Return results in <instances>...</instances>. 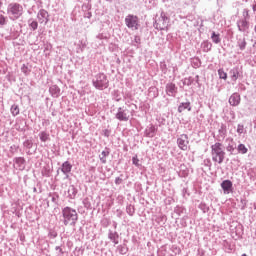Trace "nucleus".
Instances as JSON below:
<instances>
[{
    "label": "nucleus",
    "mask_w": 256,
    "mask_h": 256,
    "mask_svg": "<svg viewBox=\"0 0 256 256\" xmlns=\"http://www.w3.org/2000/svg\"><path fill=\"white\" fill-rule=\"evenodd\" d=\"M61 221L66 227L68 225L70 227H75V225H77V222L79 221V214L77 213V210L69 206L62 208Z\"/></svg>",
    "instance_id": "1"
},
{
    "label": "nucleus",
    "mask_w": 256,
    "mask_h": 256,
    "mask_svg": "<svg viewBox=\"0 0 256 256\" xmlns=\"http://www.w3.org/2000/svg\"><path fill=\"white\" fill-rule=\"evenodd\" d=\"M225 149L223 148V143L216 142L211 145V157L214 163L221 165L225 161Z\"/></svg>",
    "instance_id": "2"
},
{
    "label": "nucleus",
    "mask_w": 256,
    "mask_h": 256,
    "mask_svg": "<svg viewBox=\"0 0 256 256\" xmlns=\"http://www.w3.org/2000/svg\"><path fill=\"white\" fill-rule=\"evenodd\" d=\"M6 11L11 21H17V19H21L24 13L23 5L17 2H12L8 4Z\"/></svg>",
    "instance_id": "3"
},
{
    "label": "nucleus",
    "mask_w": 256,
    "mask_h": 256,
    "mask_svg": "<svg viewBox=\"0 0 256 256\" xmlns=\"http://www.w3.org/2000/svg\"><path fill=\"white\" fill-rule=\"evenodd\" d=\"M92 86L97 89V91H105L109 87V78L105 73H98L92 78Z\"/></svg>",
    "instance_id": "4"
},
{
    "label": "nucleus",
    "mask_w": 256,
    "mask_h": 256,
    "mask_svg": "<svg viewBox=\"0 0 256 256\" xmlns=\"http://www.w3.org/2000/svg\"><path fill=\"white\" fill-rule=\"evenodd\" d=\"M153 27L156 28L157 31H167V29H169V17H167L165 12H161L160 17L155 19Z\"/></svg>",
    "instance_id": "5"
},
{
    "label": "nucleus",
    "mask_w": 256,
    "mask_h": 256,
    "mask_svg": "<svg viewBox=\"0 0 256 256\" xmlns=\"http://www.w3.org/2000/svg\"><path fill=\"white\" fill-rule=\"evenodd\" d=\"M125 25L128 27V29H132V31L139 30L140 24H139V17L137 15L128 14L125 17Z\"/></svg>",
    "instance_id": "6"
},
{
    "label": "nucleus",
    "mask_w": 256,
    "mask_h": 256,
    "mask_svg": "<svg viewBox=\"0 0 256 256\" xmlns=\"http://www.w3.org/2000/svg\"><path fill=\"white\" fill-rule=\"evenodd\" d=\"M237 29L240 33H243L244 35H249V29L251 28V22L248 20H243L239 18L236 21Z\"/></svg>",
    "instance_id": "7"
},
{
    "label": "nucleus",
    "mask_w": 256,
    "mask_h": 256,
    "mask_svg": "<svg viewBox=\"0 0 256 256\" xmlns=\"http://www.w3.org/2000/svg\"><path fill=\"white\" fill-rule=\"evenodd\" d=\"M176 143L181 151H187L189 149V136L187 134H181L177 138Z\"/></svg>",
    "instance_id": "8"
},
{
    "label": "nucleus",
    "mask_w": 256,
    "mask_h": 256,
    "mask_svg": "<svg viewBox=\"0 0 256 256\" xmlns=\"http://www.w3.org/2000/svg\"><path fill=\"white\" fill-rule=\"evenodd\" d=\"M72 169H73V165L71 164V162L65 161L64 163H62L61 167L57 170V174L59 175V171H61L63 175H65V179H68L69 173H71Z\"/></svg>",
    "instance_id": "9"
},
{
    "label": "nucleus",
    "mask_w": 256,
    "mask_h": 256,
    "mask_svg": "<svg viewBox=\"0 0 256 256\" xmlns=\"http://www.w3.org/2000/svg\"><path fill=\"white\" fill-rule=\"evenodd\" d=\"M165 93L168 97H177L178 88L173 82H169L165 86Z\"/></svg>",
    "instance_id": "10"
},
{
    "label": "nucleus",
    "mask_w": 256,
    "mask_h": 256,
    "mask_svg": "<svg viewBox=\"0 0 256 256\" xmlns=\"http://www.w3.org/2000/svg\"><path fill=\"white\" fill-rule=\"evenodd\" d=\"M37 19L40 25H42V23L47 25V23H49V12L45 9H40L37 13Z\"/></svg>",
    "instance_id": "11"
},
{
    "label": "nucleus",
    "mask_w": 256,
    "mask_h": 256,
    "mask_svg": "<svg viewBox=\"0 0 256 256\" xmlns=\"http://www.w3.org/2000/svg\"><path fill=\"white\" fill-rule=\"evenodd\" d=\"M220 187L223 190L224 195H229V193H233V182L231 180L222 181Z\"/></svg>",
    "instance_id": "12"
},
{
    "label": "nucleus",
    "mask_w": 256,
    "mask_h": 256,
    "mask_svg": "<svg viewBox=\"0 0 256 256\" xmlns=\"http://www.w3.org/2000/svg\"><path fill=\"white\" fill-rule=\"evenodd\" d=\"M115 119H117L118 121H124V122L129 121V115L127 114V110L123 109L122 107H119L115 114Z\"/></svg>",
    "instance_id": "13"
},
{
    "label": "nucleus",
    "mask_w": 256,
    "mask_h": 256,
    "mask_svg": "<svg viewBox=\"0 0 256 256\" xmlns=\"http://www.w3.org/2000/svg\"><path fill=\"white\" fill-rule=\"evenodd\" d=\"M157 129V126L149 124L144 130V137H149L150 139H153V137L157 135Z\"/></svg>",
    "instance_id": "14"
},
{
    "label": "nucleus",
    "mask_w": 256,
    "mask_h": 256,
    "mask_svg": "<svg viewBox=\"0 0 256 256\" xmlns=\"http://www.w3.org/2000/svg\"><path fill=\"white\" fill-rule=\"evenodd\" d=\"M108 239L114 245H119V232L117 230H108Z\"/></svg>",
    "instance_id": "15"
},
{
    "label": "nucleus",
    "mask_w": 256,
    "mask_h": 256,
    "mask_svg": "<svg viewBox=\"0 0 256 256\" xmlns=\"http://www.w3.org/2000/svg\"><path fill=\"white\" fill-rule=\"evenodd\" d=\"M241 103V95L239 93L235 92L233 93L229 98V104L232 107H237Z\"/></svg>",
    "instance_id": "16"
},
{
    "label": "nucleus",
    "mask_w": 256,
    "mask_h": 256,
    "mask_svg": "<svg viewBox=\"0 0 256 256\" xmlns=\"http://www.w3.org/2000/svg\"><path fill=\"white\" fill-rule=\"evenodd\" d=\"M226 141L228 142L226 151L230 153V155H233V153H235V149H237V143L233 138H227Z\"/></svg>",
    "instance_id": "17"
},
{
    "label": "nucleus",
    "mask_w": 256,
    "mask_h": 256,
    "mask_svg": "<svg viewBox=\"0 0 256 256\" xmlns=\"http://www.w3.org/2000/svg\"><path fill=\"white\" fill-rule=\"evenodd\" d=\"M229 75H230V79L231 81H233L234 83L237 82V79H239V77H241V72L239 71V67H233L230 71H229Z\"/></svg>",
    "instance_id": "18"
},
{
    "label": "nucleus",
    "mask_w": 256,
    "mask_h": 256,
    "mask_svg": "<svg viewBox=\"0 0 256 256\" xmlns=\"http://www.w3.org/2000/svg\"><path fill=\"white\" fill-rule=\"evenodd\" d=\"M49 93L51 97H53L54 99H58V97H61V88H59V86L54 84L50 86Z\"/></svg>",
    "instance_id": "19"
},
{
    "label": "nucleus",
    "mask_w": 256,
    "mask_h": 256,
    "mask_svg": "<svg viewBox=\"0 0 256 256\" xmlns=\"http://www.w3.org/2000/svg\"><path fill=\"white\" fill-rule=\"evenodd\" d=\"M13 163L15 165H17V169H19V171H24L25 169V163H26V160L24 157H15L13 159Z\"/></svg>",
    "instance_id": "20"
},
{
    "label": "nucleus",
    "mask_w": 256,
    "mask_h": 256,
    "mask_svg": "<svg viewBox=\"0 0 256 256\" xmlns=\"http://www.w3.org/2000/svg\"><path fill=\"white\" fill-rule=\"evenodd\" d=\"M217 140L221 141V139H225L227 137V125L226 124H221L220 128L218 129V136Z\"/></svg>",
    "instance_id": "21"
},
{
    "label": "nucleus",
    "mask_w": 256,
    "mask_h": 256,
    "mask_svg": "<svg viewBox=\"0 0 256 256\" xmlns=\"http://www.w3.org/2000/svg\"><path fill=\"white\" fill-rule=\"evenodd\" d=\"M110 154H111V150L109 148L105 147V149L99 155V159H100L101 163H103L105 165V163H107V157H109Z\"/></svg>",
    "instance_id": "22"
},
{
    "label": "nucleus",
    "mask_w": 256,
    "mask_h": 256,
    "mask_svg": "<svg viewBox=\"0 0 256 256\" xmlns=\"http://www.w3.org/2000/svg\"><path fill=\"white\" fill-rule=\"evenodd\" d=\"M38 137L42 143H47V141H51V135L47 131H41L38 134Z\"/></svg>",
    "instance_id": "23"
},
{
    "label": "nucleus",
    "mask_w": 256,
    "mask_h": 256,
    "mask_svg": "<svg viewBox=\"0 0 256 256\" xmlns=\"http://www.w3.org/2000/svg\"><path fill=\"white\" fill-rule=\"evenodd\" d=\"M191 102H181L178 106V113H183V111H191Z\"/></svg>",
    "instance_id": "24"
},
{
    "label": "nucleus",
    "mask_w": 256,
    "mask_h": 256,
    "mask_svg": "<svg viewBox=\"0 0 256 256\" xmlns=\"http://www.w3.org/2000/svg\"><path fill=\"white\" fill-rule=\"evenodd\" d=\"M201 48L204 53H209V51H211V49H213V44L211 42H209V40H204L201 43Z\"/></svg>",
    "instance_id": "25"
},
{
    "label": "nucleus",
    "mask_w": 256,
    "mask_h": 256,
    "mask_svg": "<svg viewBox=\"0 0 256 256\" xmlns=\"http://www.w3.org/2000/svg\"><path fill=\"white\" fill-rule=\"evenodd\" d=\"M77 193H79V190H77V187H75V185H70L68 188L69 199H75V197H77Z\"/></svg>",
    "instance_id": "26"
},
{
    "label": "nucleus",
    "mask_w": 256,
    "mask_h": 256,
    "mask_svg": "<svg viewBox=\"0 0 256 256\" xmlns=\"http://www.w3.org/2000/svg\"><path fill=\"white\" fill-rule=\"evenodd\" d=\"M190 63H191V66L193 67V69H199V67H201V65H202L201 58H199L197 56L192 57L190 59Z\"/></svg>",
    "instance_id": "27"
},
{
    "label": "nucleus",
    "mask_w": 256,
    "mask_h": 256,
    "mask_svg": "<svg viewBox=\"0 0 256 256\" xmlns=\"http://www.w3.org/2000/svg\"><path fill=\"white\" fill-rule=\"evenodd\" d=\"M210 39L215 43V45H219V43H221V34L212 31Z\"/></svg>",
    "instance_id": "28"
},
{
    "label": "nucleus",
    "mask_w": 256,
    "mask_h": 256,
    "mask_svg": "<svg viewBox=\"0 0 256 256\" xmlns=\"http://www.w3.org/2000/svg\"><path fill=\"white\" fill-rule=\"evenodd\" d=\"M244 21H251V10H249V8H244L242 10V17L240 18Z\"/></svg>",
    "instance_id": "29"
},
{
    "label": "nucleus",
    "mask_w": 256,
    "mask_h": 256,
    "mask_svg": "<svg viewBox=\"0 0 256 256\" xmlns=\"http://www.w3.org/2000/svg\"><path fill=\"white\" fill-rule=\"evenodd\" d=\"M179 177L185 178L189 177V169H187L186 165L180 166V171L178 172Z\"/></svg>",
    "instance_id": "30"
},
{
    "label": "nucleus",
    "mask_w": 256,
    "mask_h": 256,
    "mask_svg": "<svg viewBox=\"0 0 256 256\" xmlns=\"http://www.w3.org/2000/svg\"><path fill=\"white\" fill-rule=\"evenodd\" d=\"M28 26L31 31H37V29L39 28V22H37L36 20H33V18H30L28 20Z\"/></svg>",
    "instance_id": "31"
},
{
    "label": "nucleus",
    "mask_w": 256,
    "mask_h": 256,
    "mask_svg": "<svg viewBox=\"0 0 256 256\" xmlns=\"http://www.w3.org/2000/svg\"><path fill=\"white\" fill-rule=\"evenodd\" d=\"M237 47H239L240 51H245V49H247V40L245 38H239Z\"/></svg>",
    "instance_id": "32"
},
{
    "label": "nucleus",
    "mask_w": 256,
    "mask_h": 256,
    "mask_svg": "<svg viewBox=\"0 0 256 256\" xmlns=\"http://www.w3.org/2000/svg\"><path fill=\"white\" fill-rule=\"evenodd\" d=\"M117 251L120 255H127L129 248L127 247V244H121L117 246Z\"/></svg>",
    "instance_id": "33"
},
{
    "label": "nucleus",
    "mask_w": 256,
    "mask_h": 256,
    "mask_svg": "<svg viewBox=\"0 0 256 256\" xmlns=\"http://www.w3.org/2000/svg\"><path fill=\"white\" fill-rule=\"evenodd\" d=\"M174 213L178 215V217H181V215H185V213H187V209L183 206H176L174 208Z\"/></svg>",
    "instance_id": "34"
},
{
    "label": "nucleus",
    "mask_w": 256,
    "mask_h": 256,
    "mask_svg": "<svg viewBox=\"0 0 256 256\" xmlns=\"http://www.w3.org/2000/svg\"><path fill=\"white\" fill-rule=\"evenodd\" d=\"M237 152L240 153V155H247L249 149L245 147V144H239L237 147Z\"/></svg>",
    "instance_id": "35"
},
{
    "label": "nucleus",
    "mask_w": 256,
    "mask_h": 256,
    "mask_svg": "<svg viewBox=\"0 0 256 256\" xmlns=\"http://www.w3.org/2000/svg\"><path fill=\"white\" fill-rule=\"evenodd\" d=\"M10 112L12 117H17V115L20 113L19 105L13 104L10 108Z\"/></svg>",
    "instance_id": "36"
},
{
    "label": "nucleus",
    "mask_w": 256,
    "mask_h": 256,
    "mask_svg": "<svg viewBox=\"0 0 256 256\" xmlns=\"http://www.w3.org/2000/svg\"><path fill=\"white\" fill-rule=\"evenodd\" d=\"M43 177H51V167L49 165H46L41 170Z\"/></svg>",
    "instance_id": "37"
},
{
    "label": "nucleus",
    "mask_w": 256,
    "mask_h": 256,
    "mask_svg": "<svg viewBox=\"0 0 256 256\" xmlns=\"http://www.w3.org/2000/svg\"><path fill=\"white\" fill-rule=\"evenodd\" d=\"M160 71L163 73V75H167L169 73V67H167L165 60L160 62Z\"/></svg>",
    "instance_id": "38"
},
{
    "label": "nucleus",
    "mask_w": 256,
    "mask_h": 256,
    "mask_svg": "<svg viewBox=\"0 0 256 256\" xmlns=\"http://www.w3.org/2000/svg\"><path fill=\"white\" fill-rule=\"evenodd\" d=\"M100 225L104 229H107V227H109V225H111V219H109L107 217L102 218L100 221Z\"/></svg>",
    "instance_id": "39"
},
{
    "label": "nucleus",
    "mask_w": 256,
    "mask_h": 256,
    "mask_svg": "<svg viewBox=\"0 0 256 256\" xmlns=\"http://www.w3.org/2000/svg\"><path fill=\"white\" fill-rule=\"evenodd\" d=\"M182 83H183V85H187V87H191V84H192V83H195V78L189 76V77H187V78H184V79L182 80Z\"/></svg>",
    "instance_id": "40"
},
{
    "label": "nucleus",
    "mask_w": 256,
    "mask_h": 256,
    "mask_svg": "<svg viewBox=\"0 0 256 256\" xmlns=\"http://www.w3.org/2000/svg\"><path fill=\"white\" fill-rule=\"evenodd\" d=\"M126 213L130 216L133 217L135 215V206L129 204L126 206Z\"/></svg>",
    "instance_id": "41"
},
{
    "label": "nucleus",
    "mask_w": 256,
    "mask_h": 256,
    "mask_svg": "<svg viewBox=\"0 0 256 256\" xmlns=\"http://www.w3.org/2000/svg\"><path fill=\"white\" fill-rule=\"evenodd\" d=\"M82 203H83L85 209H88V210L92 209L91 199L89 197L84 198Z\"/></svg>",
    "instance_id": "42"
},
{
    "label": "nucleus",
    "mask_w": 256,
    "mask_h": 256,
    "mask_svg": "<svg viewBox=\"0 0 256 256\" xmlns=\"http://www.w3.org/2000/svg\"><path fill=\"white\" fill-rule=\"evenodd\" d=\"M218 76L219 79H223L224 81H227V72L223 68L218 69Z\"/></svg>",
    "instance_id": "43"
},
{
    "label": "nucleus",
    "mask_w": 256,
    "mask_h": 256,
    "mask_svg": "<svg viewBox=\"0 0 256 256\" xmlns=\"http://www.w3.org/2000/svg\"><path fill=\"white\" fill-rule=\"evenodd\" d=\"M198 209H200V211H202L203 213H208L209 212V206H207V204L205 202H201L198 205Z\"/></svg>",
    "instance_id": "44"
},
{
    "label": "nucleus",
    "mask_w": 256,
    "mask_h": 256,
    "mask_svg": "<svg viewBox=\"0 0 256 256\" xmlns=\"http://www.w3.org/2000/svg\"><path fill=\"white\" fill-rule=\"evenodd\" d=\"M21 71L26 77L29 76L31 73V69H29V66L25 64L21 66Z\"/></svg>",
    "instance_id": "45"
},
{
    "label": "nucleus",
    "mask_w": 256,
    "mask_h": 256,
    "mask_svg": "<svg viewBox=\"0 0 256 256\" xmlns=\"http://www.w3.org/2000/svg\"><path fill=\"white\" fill-rule=\"evenodd\" d=\"M49 197H51L52 203H55V205H57V203L59 201V194H57L56 192L50 193Z\"/></svg>",
    "instance_id": "46"
},
{
    "label": "nucleus",
    "mask_w": 256,
    "mask_h": 256,
    "mask_svg": "<svg viewBox=\"0 0 256 256\" xmlns=\"http://www.w3.org/2000/svg\"><path fill=\"white\" fill-rule=\"evenodd\" d=\"M23 147H25L26 149H33V140H25L23 142Z\"/></svg>",
    "instance_id": "47"
},
{
    "label": "nucleus",
    "mask_w": 256,
    "mask_h": 256,
    "mask_svg": "<svg viewBox=\"0 0 256 256\" xmlns=\"http://www.w3.org/2000/svg\"><path fill=\"white\" fill-rule=\"evenodd\" d=\"M165 221H167V216L165 215H161L156 218V223H158L159 225H161V223H165Z\"/></svg>",
    "instance_id": "48"
},
{
    "label": "nucleus",
    "mask_w": 256,
    "mask_h": 256,
    "mask_svg": "<svg viewBox=\"0 0 256 256\" xmlns=\"http://www.w3.org/2000/svg\"><path fill=\"white\" fill-rule=\"evenodd\" d=\"M51 49H53V45H51V43H47L44 45V53L46 55H49V51H51Z\"/></svg>",
    "instance_id": "49"
},
{
    "label": "nucleus",
    "mask_w": 256,
    "mask_h": 256,
    "mask_svg": "<svg viewBox=\"0 0 256 256\" xmlns=\"http://www.w3.org/2000/svg\"><path fill=\"white\" fill-rule=\"evenodd\" d=\"M92 7H93V6L91 5V3H89V2L84 3V4L82 5V11H91Z\"/></svg>",
    "instance_id": "50"
},
{
    "label": "nucleus",
    "mask_w": 256,
    "mask_h": 256,
    "mask_svg": "<svg viewBox=\"0 0 256 256\" xmlns=\"http://www.w3.org/2000/svg\"><path fill=\"white\" fill-rule=\"evenodd\" d=\"M0 25L1 27H4V25H7V17L3 14H0Z\"/></svg>",
    "instance_id": "51"
},
{
    "label": "nucleus",
    "mask_w": 256,
    "mask_h": 256,
    "mask_svg": "<svg viewBox=\"0 0 256 256\" xmlns=\"http://www.w3.org/2000/svg\"><path fill=\"white\" fill-rule=\"evenodd\" d=\"M189 219V216H183L180 220V225L181 227H186L187 226V220Z\"/></svg>",
    "instance_id": "52"
},
{
    "label": "nucleus",
    "mask_w": 256,
    "mask_h": 256,
    "mask_svg": "<svg viewBox=\"0 0 256 256\" xmlns=\"http://www.w3.org/2000/svg\"><path fill=\"white\" fill-rule=\"evenodd\" d=\"M243 131H245V126L243 124H238L237 126L238 135H243Z\"/></svg>",
    "instance_id": "53"
},
{
    "label": "nucleus",
    "mask_w": 256,
    "mask_h": 256,
    "mask_svg": "<svg viewBox=\"0 0 256 256\" xmlns=\"http://www.w3.org/2000/svg\"><path fill=\"white\" fill-rule=\"evenodd\" d=\"M134 47H139V45H141V36H135L134 37Z\"/></svg>",
    "instance_id": "54"
},
{
    "label": "nucleus",
    "mask_w": 256,
    "mask_h": 256,
    "mask_svg": "<svg viewBox=\"0 0 256 256\" xmlns=\"http://www.w3.org/2000/svg\"><path fill=\"white\" fill-rule=\"evenodd\" d=\"M17 151H19V146L18 145L10 146V153H12V155H15V153H17Z\"/></svg>",
    "instance_id": "55"
},
{
    "label": "nucleus",
    "mask_w": 256,
    "mask_h": 256,
    "mask_svg": "<svg viewBox=\"0 0 256 256\" xmlns=\"http://www.w3.org/2000/svg\"><path fill=\"white\" fill-rule=\"evenodd\" d=\"M132 163H133V165H135V167H141V164H139V158L137 157V155H135L132 158Z\"/></svg>",
    "instance_id": "56"
},
{
    "label": "nucleus",
    "mask_w": 256,
    "mask_h": 256,
    "mask_svg": "<svg viewBox=\"0 0 256 256\" xmlns=\"http://www.w3.org/2000/svg\"><path fill=\"white\" fill-rule=\"evenodd\" d=\"M48 237H50V239H55L57 237V231L53 229L49 230Z\"/></svg>",
    "instance_id": "57"
},
{
    "label": "nucleus",
    "mask_w": 256,
    "mask_h": 256,
    "mask_svg": "<svg viewBox=\"0 0 256 256\" xmlns=\"http://www.w3.org/2000/svg\"><path fill=\"white\" fill-rule=\"evenodd\" d=\"M240 203L242 205L241 207L242 211L245 210L247 208V199H241Z\"/></svg>",
    "instance_id": "58"
},
{
    "label": "nucleus",
    "mask_w": 256,
    "mask_h": 256,
    "mask_svg": "<svg viewBox=\"0 0 256 256\" xmlns=\"http://www.w3.org/2000/svg\"><path fill=\"white\" fill-rule=\"evenodd\" d=\"M91 17H93V14L89 10L84 12L85 19H91Z\"/></svg>",
    "instance_id": "59"
},
{
    "label": "nucleus",
    "mask_w": 256,
    "mask_h": 256,
    "mask_svg": "<svg viewBox=\"0 0 256 256\" xmlns=\"http://www.w3.org/2000/svg\"><path fill=\"white\" fill-rule=\"evenodd\" d=\"M42 125L43 127H49V125H51V121H49V119H43Z\"/></svg>",
    "instance_id": "60"
},
{
    "label": "nucleus",
    "mask_w": 256,
    "mask_h": 256,
    "mask_svg": "<svg viewBox=\"0 0 256 256\" xmlns=\"http://www.w3.org/2000/svg\"><path fill=\"white\" fill-rule=\"evenodd\" d=\"M114 183L115 185H121L123 183V178L116 177Z\"/></svg>",
    "instance_id": "61"
},
{
    "label": "nucleus",
    "mask_w": 256,
    "mask_h": 256,
    "mask_svg": "<svg viewBox=\"0 0 256 256\" xmlns=\"http://www.w3.org/2000/svg\"><path fill=\"white\" fill-rule=\"evenodd\" d=\"M204 165H205V167H209V168H211V160L210 159H205L204 160Z\"/></svg>",
    "instance_id": "62"
},
{
    "label": "nucleus",
    "mask_w": 256,
    "mask_h": 256,
    "mask_svg": "<svg viewBox=\"0 0 256 256\" xmlns=\"http://www.w3.org/2000/svg\"><path fill=\"white\" fill-rule=\"evenodd\" d=\"M103 135H104V137H110V135H111V130L105 129V130L103 131Z\"/></svg>",
    "instance_id": "63"
},
{
    "label": "nucleus",
    "mask_w": 256,
    "mask_h": 256,
    "mask_svg": "<svg viewBox=\"0 0 256 256\" xmlns=\"http://www.w3.org/2000/svg\"><path fill=\"white\" fill-rule=\"evenodd\" d=\"M189 189L188 188H183L182 189V195H183V197H185V195H189Z\"/></svg>",
    "instance_id": "64"
}]
</instances>
